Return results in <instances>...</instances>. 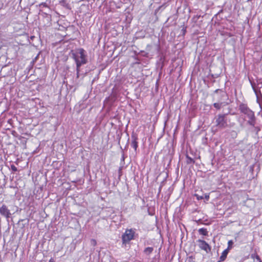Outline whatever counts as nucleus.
Segmentation results:
<instances>
[{
    "label": "nucleus",
    "mask_w": 262,
    "mask_h": 262,
    "mask_svg": "<svg viewBox=\"0 0 262 262\" xmlns=\"http://www.w3.org/2000/svg\"><path fill=\"white\" fill-rule=\"evenodd\" d=\"M73 55L76 62L77 69H78L82 64L86 63V55L83 49H78L76 52L73 54Z\"/></svg>",
    "instance_id": "f257e3e1"
},
{
    "label": "nucleus",
    "mask_w": 262,
    "mask_h": 262,
    "mask_svg": "<svg viewBox=\"0 0 262 262\" xmlns=\"http://www.w3.org/2000/svg\"><path fill=\"white\" fill-rule=\"evenodd\" d=\"M240 111L246 115L249 118L248 122L250 125H254V120L255 119L254 113L253 111L250 110L247 105L245 104H241L239 106Z\"/></svg>",
    "instance_id": "f03ea898"
},
{
    "label": "nucleus",
    "mask_w": 262,
    "mask_h": 262,
    "mask_svg": "<svg viewBox=\"0 0 262 262\" xmlns=\"http://www.w3.org/2000/svg\"><path fill=\"white\" fill-rule=\"evenodd\" d=\"M135 231L133 229H127L122 235V238L123 243H126L133 239Z\"/></svg>",
    "instance_id": "7ed1b4c3"
},
{
    "label": "nucleus",
    "mask_w": 262,
    "mask_h": 262,
    "mask_svg": "<svg viewBox=\"0 0 262 262\" xmlns=\"http://www.w3.org/2000/svg\"><path fill=\"white\" fill-rule=\"evenodd\" d=\"M197 242L198 243V246L201 249L205 251L206 253L210 252L211 248L205 241L199 239L197 241Z\"/></svg>",
    "instance_id": "20e7f679"
},
{
    "label": "nucleus",
    "mask_w": 262,
    "mask_h": 262,
    "mask_svg": "<svg viewBox=\"0 0 262 262\" xmlns=\"http://www.w3.org/2000/svg\"><path fill=\"white\" fill-rule=\"evenodd\" d=\"M216 125L221 127H224L226 126V122L225 120L224 115H218L216 120Z\"/></svg>",
    "instance_id": "39448f33"
},
{
    "label": "nucleus",
    "mask_w": 262,
    "mask_h": 262,
    "mask_svg": "<svg viewBox=\"0 0 262 262\" xmlns=\"http://www.w3.org/2000/svg\"><path fill=\"white\" fill-rule=\"evenodd\" d=\"M0 213L6 218H9L11 214L10 210L5 205H3L0 208Z\"/></svg>",
    "instance_id": "423d86ee"
},
{
    "label": "nucleus",
    "mask_w": 262,
    "mask_h": 262,
    "mask_svg": "<svg viewBox=\"0 0 262 262\" xmlns=\"http://www.w3.org/2000/svg\"><path fill=\"white\" fill-rule=\"evenodd\" d=\"M132 141L131 143V146L133 148H134L135 150H136L138 147V142H137V138L135 136H132Z\"/></svg>",
    "instance_id": "0eeeda50"
},
{
    "label": "nucleus",
    "mask_w": 262,
    "mask_h": 262,
    "mask_svg": "<svg viewBox=\"0 0 262 262\" xmlns=\"http://www.w3.org/2000/svg\"><path fill=\"white\" fill-rule=\"evenodd\" d=\"M228 249H225L222 253V255L221 256H220V260L221 261H223L227 257V255L228 254Z\"/></svg>",
    "instance_id": "6e6552de"
},
{
    "label": "nucleus",
    "mask_w": 262,
    "mask_h": 262,
    "mask_svg": "<svg viewBox=\"0 0 262 262\" xmlns=\"http://www.w3.org/2000/svg\"><path fill=\"white\" fill-rule=\"evenodd\" d=\"M199 232L200 233V234H202L203 235H206L208 233L207 230L205 228L199 229Z\"/></svg>",
    "instance_id": "1a4fd4ad"
},
{
    "label": "nucleus",
    "mask_w": 262,
    "mask_h": 262,
    "mask_svg": "<svg viewBox=\"0 0 262 262\" xmlns=\"http://www.w3.org/2000/svg\"><path fill=\"white\" fill-rule=\"evenodd\" d=\"M153 251V248L151 247H147L144 250V252L147 254H149Z\"/></svg>",
    "instance_id": "9d476101"
},
{
    "label": "nucleus",
    "mask_w": 262,
    "mask_h": 262,
    "mask_svg": "<svg viewBox=\"0 0 262 262\" xmlns=\"http://www.w3.org/2000/svg\"><path fill=\"white\" fill-rule=\"evenodd\" d=\"M233 244V242L232 240H230L228 242V248L227 249L229 251V250L231 249L232 248V245Z\"/></svg>",
    "instance_id": "9b49d317"
},
{
    "label": "nucleus",
    "mask_w": 262,
    "mask_h": 262,
    "mask_svg": "<svg viewBox=\"0 0 262 262\" xmlns=\"http://www.w3.org/2000/svg\"><path fill=\"white\" fill-rule=\"evenodd\" d=\"M213 105L214 106L217 108V109H220L221 107V106H222V103H214L213 104Z\"/></svg>",
    "instance_id": "f8f14e48"
},
{
    "label": "nucleus",
    "mask_w": 262,
    "mask_h": 262,
    "mask_svg": "<svg viewBox=\"0 0 262 262\" xmlns=\"http://www.w3.org/2000/svg\"><path fill=\"white\" fill-rule=\"evenodd\" d=\"M195 196L196 197V199L198 200H202V199H203L204 198L203 196H200L198 194H195Z\"/></svg>",
    "instance_id": "ddd939ff"
},
{
    "label": "nucleus",
    "mask_w": 262,
    "mask_h": 262,
    "mask_svg": "<svg viewBox=\"0 0 262 262\" xmlns=\"http://www.w3.org/2000/svg\"><path fill=\"white\" fill-rule=\"evenodd\" d=\"M254 257L257 259V262H261V260L260 259V257H259V256L258 255H256L254 256Z\"/></svg>",
    "instance_id": "4468645a"
},
{
    "label": "nucleus",
    "mask_w": 262,
    "mask_h": 262,
    "mask_svg": "<svg viewBox=\"0 0 262 262\" xmlns=\"http://www.w3.org/2000/svg\"><path fill=\"white\" fill-rule=\"evenodd\" d=\"M205 199L207 201H208V200H209V195L208 194H206L205 195Z\"/></svg>",
    "instance_id": "2eb2a0df"
},
{
    "label": "nucleus",
    "mask_w": 262,
    "mask_h": 262,
    "mask_svg": "<svg viewBox=\"0 0 262 262\" xmlns=\"http://www.w3.org/2000/svg\"><path fill=\"white\" fill-rule=\"evenodd\" d=\"M12 170L16 171L17 170L16 168L14 166H12Z\"/></svg>",
    "instance_id": "dca6fc26"
},
{
    "label": "nucleus",
    "mask_w": 262,
    "mask_h": 262,
    "mask_svg": "<svg viewBox=\"0 0 262 262\" xmlns=\"http://www.w3.org/2000/svg\"><path fill=\"white\" fill-rule=\"evenodd\" d=\"M49 262H54V260L52 258H51L50 260H49Z\"/></svg>",
    "instance_id": "f3484780"
}]
</instances>
